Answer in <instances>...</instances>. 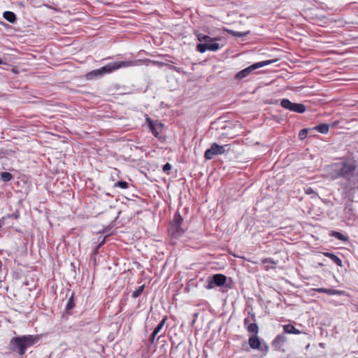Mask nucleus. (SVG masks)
Here are the masks:
<instances>
[{
    "label": "nucleus",
    "mask_w": 358,
    "mask_h": 358,
    "mask_svg": "<svg viewBox=\"0 0 358 358\" xmlns=\"http://www.w3.org/2000/svg\"><path fill=\"white\" fill-rule=\"evenodd\" d=\"M312 192H313V189L311 188H308L306 190V193L307 194H310Z\"/></svg>",
    "instance_id": "f704fd0d"
},
{
    "label": "nucleus",
    "mask_w": 358,
    "mask_h": 358,
    "mask_svg": "<svg viewBox=\"0 0 358 358\" xmlns=\"http://www.w3.org/2000/svg\"><path fill=\"white\" fill-rule=\"evenodd\" d=\"M315 129L321 134H327L329 131V126L328 124L323 123L317 125Z\"/></svg>",
    "instance_id": "a211bd4d"
},
{
    "label": "nucleus",
    "mask_w": 358,
    "mask_h": 358,
    "mask_svg": "<svg viewBox=\"0 0 358 358\" xmlns=\"http://www.w3.org/2000/svg\"><path fill=\"white\" fill-rule=\"evenodd\" d=\"M144 287H145L144 285H141L139 287H138L135 291L133 292L131 296L133 298L138 297L142 294V292L144 289Z\"/></svg>",
    "instance_id": "b1692460"
},
{
    "label": "nucleus",
    "mask_w": 358,
    "mask_h": 358,
    "mask_svg": "<svg viewBox=\"0 0 358 358\" xmlns=\"http://www.w3.org/2000/svg\"><path fill=\"white\" fill-rule=\"evenodd\" d=\"M3 64V61L2 59L0 58V64Z\"/></svg>",
    "instance_id": "c9c22d12"
},
{
    "label": "nucleus",
    "mask_w": 358,
    "mask_h": 358,
    "mask_svg": "<svg viewBox=\"0 0 358 358\" xmlns=\"http://www.w3.org/2000/svg\"><path fill=\"white\" fill-rule=\"evenodd\" d=\"M41 336L38 334L13 337L8 343V349L11 352L23 356L29 348L38 342Z\"/></svg>",
    "instance_id": "7ed1b4c3"
},
{
    "label": "nucleus",
    "mask_w": 358,
    "mask_h": 358,
    "mask_svg": "<svg viewBox=\"0 0 358 358\" xmlns=\"http://www.w3.org/2000/svg\"><path fill=\"white\" fill-rule=\"evenodd\" d=\"M106 238V236L103 238L102 241L96 245V247L95 248V249L94 250V254H96L99 252V249L101 247V245H103L105 243Z\"/></svg>",
    "instance_id": "c85d7f7f"
},
{
    "label": "nucleus",
    "mask_w": 358,
    "mask_h": 358,
    "mask_svg": "<svg viewBox=\"0 0 358 358\" xmlns=\"http://www.w3.org/2000/svg\"><path fill=\"white\" fill-rule=\"evenodd\" d=\"M357 166L355 160L345 159L330 165L327 169V173L331 180H336L338 178H345L348 181L346 188L352 189L358 182V175L355 173Z\"/></svg>",
    "instance_id": "f257e3e1"
},
{
    "label": "nucleus",
    "mask_w": 358,
    "mask_h": 358,
    "mask_svg": "<svg viewBox=\"0 0 358 358\" xmlns=\"http://www.w3.org/2000/svg\"><path fill=\"white\" fill-rule=\"evenodd\" d=\"M315 292L318 293H325L328 295L333 296V295H340L341 294V291L334 289H327V288H317L314 289Z\"/></svg>",
    "instance_id": "4468645a"
},
{
    "label": "nucleus",
    "mask_w": 358,
    "mask_h": 358,
    "mask_svg": "<svg viewBox=\"0 0 358 358\" xmlns=\"http://www.w3.org/2000/svg\"><path fill=\"white\" fill-rule=\"evenodd\" d=\"M308 129H303L299 131V136L301 139H303L308 134Z\"/></svg>",
    "instance_id": "cd10ccee"
},
{
    "label": "nucleus",
    "mask_w": 358,
    "mask_h": 358,
    "mask_svg": "<svg viewBox=\"0 0 358 358\" xmlns=\"http://www.w3.org/2000/svg\"><path fill=\"white\" fill-rule=\"evenodd\" d=\"M324 255L329 258L333 262L339 266H342V260L336 255L331 252H324Z\"/></svg>",
    "instance_id": "dca6fc26"
},
{
    "label": "nucleus",
    "mask_w": 358,
    "mask_h": 358,
    "mask_svg": "<svg viewBox=\"0 0 358 358\" xmlns=\"http://www.w3.org/2000/svg\"><path fill=\"white\" fill-rule=\"evenodd\" d=\"M166 317H164L160 322L158 324V325L155 328L153 332H154V335H157L159 334V332L161 331V329L163 328V327L164 326V324L166 322Z\"/></svg>",
    "instance_id": "aec40b11"
},
{
    "label": "nucleus",
    "mask_w": 358,
    "mask_h": 358,
    "mask_svg": "<svg viewBox=\"0 0 358 358\" xmlns=\"http://www.w3.org/2000/svg\"><path fill=\"white\" fill-rule=\"evenodd\" d=\"M273 62V60H266V61H263V62L253 64L251 66L241 70L238 73H236V75L235 76V78L238 79V80L243 79V78L248 76L251 73V72L253 71L254 70H256L258 68L263 67L264 66L269 65Z\"/></svg>",
    "instance_id": "0eeeda50"
},
{
    "label": "nucleus",
    "mask_w": 358,
    "mask_h": 358,
    "mask_svg": "<svg viewBox=\"0 0 358 358\" xmlns=\"http://www.w3.org/2000/svg\"><path fill=\"white\" fill-rule=\"evenodd\" d=\"M20 217V215L17 212L15 213H13V214H8L5 217H2V220H4L7 218H13L15 220H17Z\"/></svg>",
    "instance_id": "bb28decb"
},
{
    "label": "nucleus",
    "mask_w": 358,
    "mask_h": 358,
    "mask_svg": "<svg viewBox=\"0 0 358 358\" xmlns=\"http://www.w3.org/2000/svg\"><path fill=\"white\" fill-rule=\"evenodd\" d=\"M3 17L10 23L15 22L17 20L15 14L11 11H5L3 14Z\"/></svg>",
    "instance_id": "f3484780"
},
{
    "label": "nucleus",
    "mask_w": 358,
    "mask_h": 358,
    "mask_svg": "<svg viewBox=\"0 0 358 358\" xmlns=\"http://www.w3.org/2000/svg\"><path fill=\"white\" fill-rule=\"evenodd\" d=\"M251 317H246L244 320V325L246 327L249 324H250L251 322Z\"/></svg>",
    "instance_id": "473e14b6"
},
{
    "label": "nucleus",
    "mask_w": 358,
    "mask_h": 358,
    "mask_svg": "<svg viewBox=\"0 0 358 358\" xmlns=\"http://www.w3.org/2000/svg\"><path fill=\"white\" fill-rule=\"evenodd\" d=\"M196 37L198 41L201 42L196 45V49L198 52L201 53H203L206 50L215 52L220 49L219 43L215 42L217 38H211L201 33L196 34Z\"/></svg>",
    "instance_id": "20e7f679"
},
{
    "label": "nucleus",
    "mask_w": 358,
    "mask_h": 358,
    "mask_svg": "<svg viewBox=\"0 0 358 358\" xmlns=\"http://www.w3.org/2000/svg\"><path fill=\"white\" fill-rule=\"evenodd\" d=\"M249 345L254 350H259L260 351L267 352L268 346L266 345H262L259 338L257 335H252L249 338L248 340Z\"/></svg>",
    "instance_id": "9d476101"
},
{
    "label": "nucleus",
    "mask_w": 358,
    "mask_h": 358,
    "mask_svg": "<svg viewBox=\"0 0 358 358\" xmlns=\"http://www.w3.org/2000/svg\"><path fill=\"white\" fill-rule=\"evenodd\" d=\"M13 176L8 172H1V179L4 182H8L13 179Z\"/></svg>",
    "instance_id": "412c9836"
},
{
    "label": "nucleus",
    "mask_w": 358,
    "mask_h": 358,
    "mask_svg": "<svg viewBox=\"0 0 358 358\" xmlns=\"http://www.w3.org/2000/svg\"><path fill=\"white\" fill-rule=\"evenodd\" d=\"M142 60L143 61V63L142 64V65H143V64L148 65V63H150V62L157 64L158 66H164V65L166 66V63H164V62H154V61H150L149 59H142ZM140 66H141V64Z\"/></svg>",
    "instance_id": "a878e982"
},
{
    "label": "nucleus",
    "mask_w": 358,
    "mask_h": 358,
    "mask_svg": "<svg viewBox=\"0 0 358 358\" xmlns=\"http://www.w3.org/2000/svg\"><path fill=\"white\" fill-rule=\"evenodd\" d=\"M166 66L170 69V70H172V71H175L178 73H183V69L180 67H177V66H175L173 65H171V64H166Z\"/></svg>",
    "instance_id": "393cba45"
},
{
    "label": "nucleus",
    "mask_w": 358,
    "mask_h": 358,
    "mask_svg": "<svg viewBox=\"0 0 358 358\" xmlns=\"http://www.w3.org/2000/svg\"><path fill=\"white\" fill-rule=\"evenodd\" d=\"M287 341V338L282 334L278 335L272 342V345L276 350H280Z\"/></svg>",
    "instance_id": "ddd939ff"
},
{
    "label": "nucleus",
    "mask_w": 358,
    "mask_h": 358,
    "mask_svg": "<svg viewBox=\"0 0 358 358\" xmlns=\"http://www.w3.org/2000/svg\"><path fill=\"white\" fill-rule=\"evenodd\" d=\"M156 336L157 335H154V332H152V334L150 335L149 340L152 344L154 343Z\"/></svg>",
    "instance_id": "72a5a7b5"
},
{
    "label": "nucleus",
    "mask_w": 358,
    "mask_h": 358,
    "mask_svg": "<svg viewBox=\"0 0 358 358\" xmlns=\"http://www.w3.org/2000/svg\"><path fill=\"white\" fill-rule=\"evenodd\" d=\"M250 315L252 322L249 324L245 328L249 333L253 334V335H257L259 332V327L256 323V316L255 313H251Z\"/></svg>",
    "instance_id": "f8f14e48"
},
{
    "label": "nucleus",
    "mask_w": 358,
    "mask_h": 358,
    "mask_svg": "<svg viewBox=\"0 0 358 358\" xmlns=\"http://www.w3.org/2000/svg\"><path fill=\"white\" fill-rule=\"evenodd\" d=\"M280 106L290 111L303 113L306 111V106L302 103H292L287 99H283L280 101Z\"/></svg>",
    "instance_id": "1a4fd4ad"
},
{
    "label": "nucleus",
    "mask_w": 358,
    "mask_h": 358,
    "mask_svg": "<svg viewBox=\"0 0 358 358\" xmlns=\"http://www.w3.org/2000/svg\"><path fill=\"white\" fill-rule=\"evenodd\" d=\"M283 331L287 334H299L301 331L296 329L292 324H287L283 326Z\"/></svg>",
    "instance_id": "2eb2a0df"
},
{
    "label": "nucleus",
    "mask_w": 358,
    "mask_h": 358,
    "mask_svg": "<svg viewBox=\"0 0 358 358\" xmlns=\"http://www.w3.org/2000/svg\"><path fill=\"white\" fill-rule=\"evenodd\" d=\"M172 168V166L171 164L169 163H166V164L164 165L163 166V171L164 172H168L169 171H170Z\"/></svg>",
    "instance_id": "7c9ffc66"
},
{
    "label": "nucleus",
    "mask_w": 358,
    "mask_h": 358,
    "mask_svg": "<svg viewBox=\"0 0 358 358\" xmlns=\"http://www.w3.org/2000/svg\"><path fill=\"white\" fill-rule=\"evenodd\" d=\"M232 34H233V35H234V36H239V37H241V36H246V35H247V34H248V32H244V33H243V32H238V31H232Z\"/></svg>",
    "instance_id": "2f4dec72"
},
{
    "label": "nucleus",
    "mask_w": 358,
    "mask_h": 358,
    "mask_svg": "<svg viewBox=\"0 0 358 358\" xmlns=\"http://www.w3.org/2000/svg\"><path fill=\"white\" fill-rule=\"evenodd\" d=\"M262 262L263 264H276L277 262H275L273 259L271 258H265L264 259L262 260Z\"/></svg>",
    "instance_id": "c756f323"
},
{
    "label": "nucleus",
    "mask_w": 358,
    "mask_h": 358,
    "mask_svg": "<svg viewBox=\"0 0 358 358\" xmlns=\"http://www.w3.org/2000/svg\"><path fill=\"white\" fill-rule=\"evenodd\" d=\"M73 295V294L71 295V296L69 299L68 302L66 303V309L67 311L71 310L75 306Z\"/></svg>",
    "instance_id": "4be33fe9"
},
{
    "label": "nucleus",
    "mask_w": 358,
    "mask_h": 358,
    "mask_svg": "<svg viewBox=\"0 0 358 358\" xmlns=\"http://www.w3.org/2000/svg\"><path fill=\"white\" fill-rule=\"evenodd\" d=\"M149 122V127L152 133V134L157 138H159V135L161 134L163 129V124L162 123H153L150 121V119H148Z\"/></svg>",
    "instance_id": "9b49d317"
},
{
    "label": "nucleus",
    "mask_w": 358,
    "mask_h": 358,
    "mask_svg": "<svg viewBox=\"0 0 358 358\" xmlns=\"http://www.w3.org/2000/svg\"><path fill=\"white\" fill-rule=\"evenodd\" d=\"M143 63V61L140 59L113 62L99 69H95L86 73L85 77L87 80H94L102 77L104 74L110 73L119 69L139 66Z\"/></svg>",
    "instance_id": "f03ea898"
},
{
    "label": "nucleus",
    "mask_w": 358,
    "mask_h": 358,
    "mask_svg": "<svg viewBox=\"0 0 358 358\" xmlns=\"http://www.w3.org/2000/svg\"><path fill=\"white\" fill-rule=\"evenodd\" d=\"M227 281V277L220 273L214 274L208 277L206 280V285L205 287L207 289H213L215 287H222Z\"/></svg>",
    "instance_id": "6e6552de"
},
{
    "label": "nucleus",
    "mask_w": 358,
    "mask_h": 358,
    "mask_svg": "<svg viewBox=\"0 0 358 358\" xmlns=\"http://www.w3.org/2000/svg\"><path fill=\"white\" fill-rule=\"evenodd\" d=\"M331 235L336 238L337 239L343 241H347L348 239V237L347 236H345L338 231H334L331 233Z\"/></svg>",
    "instance_id": "6ab92c4d"
},
{
    "label": "nucleus",
    "mask_w": 358,
    "mask_h": 358,
    "mask_svg": "<svg viewBox=\"0 0 358 358\" xmlns=\"http://www.w3.org/2000/svg\"><path fill=\"white\" fill-rule=\"evenodd\" d=\"M114 187H120L121 189H127L129 187V183L126 181H117L114 185Z\"/></svg>",
    "instance_id": "5701e85b"
},
{
    "label": "nucleus",
    "mask_w": 358,
    "mask_h": 358,
    "mask_svg": "<svg viewBox=\"0 0 358 358\" xmlns=\"http://www.w3.org/2000/svg\"><path fill=\"white\" fill-rule=\"evenodd\" d=\"M182 221V216L179 213H176L169 229L172 237H180L185 232L184 229L181 227Z\"/></svg>",
    "instance_id": "423d86ee"
},
{
    "label": "nucleus",
    "mask_w": 358,
    "mask_h": 358,
    "mask_svg": "<svg viewBox=\"0 0 358 358\" xmlns=\"http://www.w3.org/2000/svg\"><path fill=\"white\" fill-rule=\"evenodd\" d=\"M229 150V145H220L216 143L211 144L209 149L206 150L204 153V157L207 160L212 159L215 156L221 155L228 152Z\"/></svg>",
    "instance_id": "39448f33"
}]
</instances>
